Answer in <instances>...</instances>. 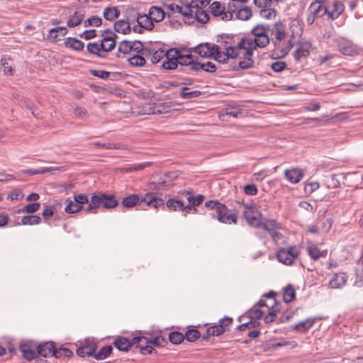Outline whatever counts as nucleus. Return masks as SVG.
<instances>
[{"label": "nucleus", "instance_id": "nucleus-49", "mask_svg": "<svg viewBox=\"0 0 363 363\" xmlns=\"http://www.w3.org/2000/svg\"><path fill=\"white\" fill-rule=\"evenodd\" d=\"M40 222L41 218L36 215L25 216L21 219V223L23 225H33L39 224Z\"/></svg>", "mask_w": 363, "mask_h": 363}, {"label": "nucleus", "instance_id": "nucleus-10", "mask_svg": "<svg viewBox=\"0 0 363 363\" xmlns=\"http://www.w3.org/2000/svg\"><path fill=\"white\" fill-rule=\"evenodd\" d=\"M87 51L100 58H105L106 57V52L113 50V45L112 44L108 46L104 45V42L101 40L100 43H89L86 45Z\"/></svg>", "mask_w": 363, "mask_h": 363}, {"label": "nucleus", "instance_id": "nucleus-50", "mask_svg": "<svg viewBox=\"0 0 363 363\" xmlns=\"http://www.w3.org/2000/svg\"><path fill=\"white\" fill-rule=\"evenodd\" d=\"M211 3V0H191L188 2L189 9H199L206 7Z\"/></svg>", "mask_w": 363, "mask_h": 363}, {"label": "nucleus", "instance_id": "nucleus-29", "mask_svg": "<svg viewBox=\"0 0 363 363\" xmlns=\"http://www.w3.org/2000/svg\"><path fill=\"white\" fill-rule=\"evenodd\" d=\"M295 288L292 284H288L283 289V301L286 303L293 301L296 298Z\"/></svg>", "mask_w": 363, "mask_h": 363}, {"label": "nucleus", "instance_id": "nucleus-3", "mask_svg": "<svg viewBox=\"0 0 363 363\" xmlns=\"http://www.w3.org/2000/svg\"><path fill=\"white\" fill-rule=\"evenodd\" d=\"M272 43L274 45V55L278 58L284 57L294 46L293 37L289 36L284 25L279 22L274 24L272 30Z\"/></svg>", "mask_w": 363, "mask_h": 363}, {"label": "nucleus", "instance_id": "nucleus-36", "mask_svg": "<svg viewBox=\"0 0 363 363\" xmlns=\"http://www.w3.org/2000/svg\"><path fill=\"white\" fill-rule=\"evenodd\" d=\"M113 352V347L111 345H106L102 347L98 352H94V358L96 360H103L110 356Z\"/></svg>", "mask_w": 363, "mask_h": 363}, {"label": "nucleus", "instance_id": "nucleus-37", "mask_svg": "<svg viewBox=\"0 0 363 363\" xmlns=\"http://www.w3.org/2000/svg\"><path fill=\"white\" fill-rule=\"evenodd\" d=\"M74 355L72 351H71L69 349L64 347L62 345H61L60 347H57L55 346V352H53V357H55L57 359L61 358V357H72Z\"/></svg>", "mask_w": 363, "mask_h": 363}, {"label": "nucleus", "instance_id": "nucleus-61", "mask_svg": "<svg viewBox=\"0 0 363 363\" xmlns=\"http://www.w3.org/2000/svg\"><path fill=\"white\" fill-rule=\"evenodd\" d=\"M249 0H228V9L231 11H235L240 6L247 3Z\"/></svg>", "mask_w": 363, "mask_h": 363}, {"label": "nucleus", "instance_id": "nucleus-40", "mask_svg": "<svg viewBox=\"0 0 363 363\" xmlns=\"http://www.w3.org/2000/svg\"><path fill=\"white\" fill-rule=\"evenodd\" d=\"M166 206L171 211L181 210L184 208V202L178 198H172L167 201Z\"/></svg>", "mask_w": 363, "mask_h": 363}, {"label": "nucleus", "instance_id": "nucleus-41", "mask_svg": "<svg viewBox=\"0 0 363 363\" xmlns=\"http://www.w3.org/2000/svg\"><path fill=\"white\" fill-rule=\"evenodd\" d=\"M310 48L311 45L308 43H305L301 44L296 50L295 58L299 60L301 57L308 55L310 53Z\"/></svg>", "mask_w": 363, "mask_h": 363}, {"label": "nucleus", "instance_id": "nucleus-26", "mask_svg": "<svg viewBox=\"0 0 363 363\" xmlns=\"http://www.w3.org/2000/svg\"><path fill=\"white\" fill-rule=\"evenodd\" d=\"M85 16V13L83 10H79L74 12V14L70 15L67 22L69 28H74L82 23Z\"/></svg>", "mask_w": 363, "mask_h": 363}, {"label": "nucleus", "instance_id": "nucleus-44", "mask_svg": "<svg viewBox=\"0 0 363 363\" xmlns=\"http://www.w3.org/2000/svg\"><path fill=\"white\" fill-rule=\"evenodd\" d=\"M143 55H134L128 59L129 65L132 67H143L145 65V59Z\"/></svg>", "mask_w": 363, "mask_h": 363}, {"label": "nucleus", "instance_id": "nucleus-18", "mask_svg": "<svg viewBox=\"0 0 363 363\" xmlns=\"http://www.w3.org/2000/svg\"><path fill=\"white\" fill-rule=\"evenodd\" d=\"M233 318L228 316L220 319L218 325H214L211 327V330H213V332L211 334H214V336H219L223 334L227 330H228L229 326L233 324Z\"/></svg>", "mask_w": 363, "mask_h": 363}, {"label": "nucleus", "instance_id": "nucleus-57", "mask_svg": "<svg viewBox=\"0 0 363 363\" xmlns=\"http://www.w3.org/2000/svg\"><path fill=\"white\" fill-rule=\"evenodd\" d=\"M132 40H122L118 45V51L123 53L128 54L131 52Z\"/></svg>", "mask_w": 363, "mask_h": 363}, {"label": "nucleus", "instance_id": "nucleus-58", "mask_svg": "<svg viewBox=\"0 0 363 363\" xmlns=\"http://www.w3.org/2000/svg\"><path fill=\"white\" fill-rule=\"evenodd\" d=\"M60 169V167H44L40 169H27L24 171L26 174H28L29 175H36L38 174H45L47 172H50L53 170Z\"/></svg>", "mask_w": 363, "mask_h": 363}, {"label": "nucleus", "instance_id": "nucleus-21", "mask_svg": "<svg viewBox=\"0 0 363 363\" xmlns=\"http://www.w3.org/2000/svg\"><path fill=\"white\" fill-rule=\"evenodd\" d=\"M113 345L117 350L121 352H128L133 347L132 339L130 340L123 336H117L114 339Z\"/></svg>", "mask_w": 363, "mask_h": 363}, {"label": "nucleus", "instance_id": "nucleus-5", "mask_svg": "<svg viewBox=\"0 0 363 363\" xmlns=\"http://www.w3.org/2000/svg\"><path fill=\"white\" fill-rule=\"evenodd\" d=\"M206 207L208 208L212 211H215L216 214H213L216 216L218 220L223 223H238V216L235 213H232L228 208V207L216 200H210L205 203Z\"/></svg>", "mask_w": 363, "mask_h": 363}, {"label": "nucleus", "instance_id": "nucleus-4", "mask_svg": "<svg viewBox=\"0 0 363 363\" xmlns=\"http://www.w3.org/2000/svg\"><path fill=\"white\" fill-rule=\"evenodd\" d=\"M141 203H145L147 206L151 208H157L158 207L164 206V201L157 196L155 192H148L144 196H139L138 194H130L125 197L122 201L123 207L130 208Z\"/></svg>", "mask_w": 363, "mask_h": 363}, {"label": "nucleus", "instance_id": "nucleus-48", "mask_svg": "<svg viewBox=\"0 0 363 363\" xmlns=\"http://www.w3.org/2000/svg\"><path fill=\"white\" fill-rule=\"evenodd\" d=\"M132 343H133V347L135 348L140 349L141 347H144L145 345H147L150 343V338L145 336H135L132 338Z\"/></svg>", "mask_w": 363, "mask_h": 363}, {"label": "nucleus", "instance_id": "nucleus-23", "mask_svg": "<svg viewBox=\"0 0 363 363\" xmlns=\"http://www.w3.org/2000/svg\"><path fill=\"white\" fill-rule=\"evenodd\" d=\"M148 15L152 21L155 22L162 21L166 16L168 18L171 17V14L169 12L166 13L162 8L157 6H152L149 9Z\"/></svg>", "mask_w": 363, "mask_h": 363}, {"label": "nucleus", "instance_id": "nucleus-38", "mask_svg": "<svg viewBox=\"0 0 363 363\" xmlns=\"http://www.w3.org/2000/svg\"><path fill=\"white\" fill-rule=\"evenodd\" d=\"M101 37L102 42L108 43V41H111V44L113 45V49L115 48L116 45V39L117 38V35L114 32L108 29L104 30L101 31Z\"/></svg>", "mask_w": 363, "mask_h": 363}, {"label": "nucleus", "instance_id": "nucleus-14", "mask_svg": "<svg viewBox=\"0 0 363 363\" xmlns=\"http://www.w3.org/2000/svg\"><path fill=\"white\" fill-rule=\"evenodd\" d=\"M337 49L345 55L354 56L359 53L357 46L345 39H341L337 42Z\"/></svg>", "mask_w": 363, "mask_h": 363}, {"label": "nucleus", "instance_id": "nucleus-32", "mask_svg": "<svg viewBox=\"0 0 363 363\" xmlns=\"http://www.w3.org/2000/svg\"><path fill=\"white\" fill-rule=\"evenodd\" d=\"M65 45L77 51H81L84 48V43L82 41L71 37L65 39Z\"/></svg>", "mask_w": 363, "mask_h": 363}, {"label": "nucleus", "instance_id": "nucleus-17", "mask_svg": "<svg viewBox=\"0 0 363 363\" xmlns=\"http://www.w3.org/2000/svg\"><path fill=\"white\" fill-rule=\"evenodd\" d=\"M191 13L188 15L187 20L188 23H193L194 20H196L201 23H206L209 20V15L208 12L203 9H189Z\"/></svg>", "mask_w": 363, "mask_h": 363}, {"label": "nucleus", "instance_id": "nucleus-35", "mask_svg": "<svg viewBox=\"0 0 363 363\" xmlns=\"http://www.w3.org/2000/svg\"><path fill=\"white\" fill-rule=\"evenodd\" d=\"M201 69L213 73L216 71V67L215 64L211 62H207L206 63L197 62L196 64L193 65V71H198Z\"/></svg>", "mask_w": 363, "mask_h": 363}, {"label": "nucleus", "instance_id": "nucleus-19", "mask_svg": "<svg viewBox=\"0 0 363 363\" xmlns=\"http://www.w3.org/2000/svg\"><path fill=\"white\" fill-rule=\"evenodd\" d=\"M218 116L222 121H230V118L242 117V112L239 108H226L219 112Z\"/></svg>", "mask_w": 363, "mask_h": 363}, {"label": "nucleus", "instance_id": "nucleus-15", "mask_svg": "<svg viewBox=\"0 0 363 363\" xmlns=\"http://www.w3.org/2000/svg\"><path fill=\"white\" fill-rule=\"evenodd\" d=\"M55 345L53 341H45L38 343V356L39 355L43 357H53Z\"/></svg>", "mask_w": 363, "mask_h": 363}, {"label": "nucleus", "instance_id": "nucleus-20", "mask_svg": "<svg viewBox=\"0 0 363 363\" xmlns=\"http://www.w3.org/2000/svg\"><path fill=\"white\" fill-rule=\"evenodd\" d=\"M285 178L291 184H298L303 177L304 173L298 168H291L284 171Z\"/></svg>", "mask_w": 363, "mask_h": 363}, {"label": "nucleus", "instance_id": "nucleus-7", "mask_svg": "<svg viewBox=\"0 0 363 363\" xmlns=\"http://www.w3.org/2000/svg\"><path fill=\"white\" fill-rule=\"evenodd\" d=\"M211 13L222 21H230L233 18L234 11L228 9V4H222L219 1H213L209 6Z\"/></svg>", "mask_w": 363, "mask_h": 363}, {"label": "nucleus", "instance_id": "nucleus-31", "mask_svg": "<svg viewBox=\"0 0 363 363\" xmlns=\"http://www.w3.org/2000/svg\"><path fill=\"white\" fill-rule=\"evenodd\" d=\"M347 280V276L345 273L340 272L335 274L334 277L330 280V284L333 288H340L345 285Z\"/></svg>", "mask_w": 363, "mask_h": 363}, {"label": "nucleus", "instance_id": "nucleus-45", "mask_svg": "<svg viewBox=\"0 0 363 363\" xmlns=\"http://www.w3.org/2000/svg\"><path fill=\"white\" fill-rule=\"evenodd\" d=\"M247 314L251 320L257 321L263 317L264 311L255 305L247 312Z\"/></svg>", "mask_w": 363, "mask_h": 363}, {"label": "nucleus", "instance_id": "nucleus-39", "mask_svg": "<svg viewBox=\"0 0 363 363\" xmlns=\"http://www.w3.org/2000/svg\"><path fill=\"white\" fill-rule=\"evenodd\" d=\"M120 16V11L117 7H107L104 11V17L106 20L113 21Z\"/></svg>", "mask_w": 363, "mask_h": 363}, {"label": "nucleus", "instance_id": "nucleus-52", "mask_svg": "<svg viewBox=\"0 0 363 363\" xmlns=\"http://www.w3.org/2000/svg\"><path fill=\"white\" fill-rule=\"evenodd\" d=\"M184 340V335L180 332L173 331L169 334V340L172 344L178 345Z\"/></svg>", "mask_w": 363, "mask_h": 363}, {"label": "nucleus", "instance_id": "nucleus-60", "mask_svg": "<svg viewBox=\"0 0 363 363\" xmlns=\"http://www.w3.org/2000/svg\"><path fill=\"white\" fill-rule=\"evenodd\" d=\"M164 50L159 49L151 55L150 61L152 62V63L156 64L160 62L163 58H164Z\"/></svg>", "mask_w": 363, "mask_h": 363}, {"label": "nucleus", "instance_id": "nucleus-16", "mask_svg": "<svg viewBox=\"0 0 363 363\" xmlns=\"http://www.w3.org/2000/svg\"><path fill=\"white\" fill-rule=\"evenodd\" d=\"M327 15L332 20L337 19L344 11L345 6L340 1H333L332 4L326 6Z\"/></svg>", "mask_w": 363, "mask_h": 363}, {"label": "nucleus", "instance_id": "nucleus-55", "mask_svg": "<svg viewBox=\"0 0 363 363\" xmlns=\"http://www.w3.org/2000/svg\"><path fill=\"white\" fill-rule=\"evenodd\" d=\"M188 88L186 86H184L182 88V91L180 92V96L184 99L196 98L201 95V91L198 90L186 92Z\"/></svg>", "mask_w": 363, "mask_h": 363}, {"label": "nucleus", "instance_id": "nucleus-1", "mask_svg": "<svg viewBox=\"0 0 363 363\" xmlns=\"http://www.w3.org/2000/svg\"><path fill=\"white\" fill-rule=\"evenodd\" d=\"M270 26L267 24H259L253 28L251 33L254 38H244L240 42H235V50L238 57L243 55V59L239 62V67L247 69L253 67L252 59L253 50L257 48H265L270 43L269 32Z\"/></svg>", "mask_w": 363, "mask_h": 363}, {"label": "nucleus", "instance_id": "nucleus-56", "mask_svg": "<svg viewBox=\"0 0 363 363\" xmlns=\"http://www.w3.org/2000/svg\"><path fill=\"white\" fill-rule=\"evenodd\" d=\"M150 343L157 347H164L168 342L164 337L157 335L152 339H150Z\"/></svg>", "mask_w": 363, "mask_h": 363}, {"label": "nucleus", "instance_id": "nucleus-46", "mask_svg": "<svg viewBox=\"0 0 363 363\" xmlns=\"http://www.w3.org/2000/svg\"><path fill=\"white\" fill-rule=\"evenodd\" d=\"M67 201L68 202L67 205L65 206V211L67 213H74L80 211L81 210L84 209L83 206L79 205L76 201H73L72 200H69V199H67Z\"/></svg>", "mask_w": 363, "mask_h": 363}, {"label": "nucleus", "instance_id": "nucleus-33", "mask_svg": "<svg viewBox=\"0 0 363 363\" xmlns=\"http://www.w3.org/2000/svg\"><path fill=\"white\" fill-rule=\"evenodd\" d=\"M307 251L308 252L309 256L313 260H317L320 257H326L328 255V251L326 250L320 251L316 246H308L307 247Z\"/></svg>", "mask_w": 363, "mask_h": 363}, {"label": "nucleus", "instance_id": "nucleus-47", "mask_svg": "<svg viewBox=\"0 0 363 363\" xmlns=\"http://www.w3.org/2000/svg\"><path fill=\"white\" fill-rule=\"evenodd\" d=\"M184 335L188 342H194L200 338L201 333L196 329H188Z\"/></svg>", "mask_w": 363, "mask_h": 363}, {"label": "nucleus", "instance_id": "nucleus-51", "mask_svg": "<svg viewBox=\"0 0 363 363\" xmlns=\"http://www.w3.org/2000/svg\"><path fill=\"white\" fill-rule=\"evenodd\" d=\"M277 11L275 9L267 7L265 9H260L259 16L266 20H272L276 17Z\"/></svg>", "mask_w": 363, "mask_h": 363}, {"label": "nucleus", "instance_id": "nucleus-42", "mask_svg": "<svg viewBox=\"0 0 363 363\" xmlns=\"http://www.w3.org/2000/svg\"><path fill=\"white\" fill-rule=\"evenodd\" d=\"M91 74L97 77L100 79H106L108 78L113 79L116 76H121V73L119 72H110L105 70H92Z\"/></svg>", "mask_w": 363, "mask_h": 363}, {"label": "nucleus", "instance_id": "nucleus-54", "mask_svg": "<svg viewBox=\"0 0 363 363\" xmlns=\"http://www.w3.org/2000/svg\"><path fill=\"white\" fill-rule=\"evenodd\" d=\"M290 29L291 30V37L294 38L296 35H300L302 33V27L298 19H293L290 23Z\"/></svg>", "mask_w": 363, "mask_h": 363}, {"label": "nucleus", "instance_id": "nucleus-25", "mask_svg": "<svg viewBox=\"0 0 363 363\" xmlns=\"http://www.w3.org/2000/svg\"><path fill=\"white\" fill-rule=\"evenodd\" d=\"M315 318H308L294 325L292 328L299 333H306L313 327L315 322Z\"/></svg>", "mask_w": 363, "mask_h": 363}, {"label": "nucleus", "instance_id": "nucleus-2", "mask_svg": "<svg viewBox=\"0 0 363 363\" xmlns=\"http://www.w3.org/2000/svg\"><path fill=\"white\" fill-rule=\"evenodd\" d=\"M194 52L202 57L212 58L222 64L227 63L229 59L238 57L235 50V40L230 35L220 36L217 44H200L194 48Z\"/></svg>", "mask_w": 363, "mask_h": 363}, {"label": "nucleus", "instance_id": "nucleus-9", "mask_svg": "<svg viewBox=\"0 0 363 363\" xmlns=\"http://www.w3.org/2000/svg\"><path fill=\"white\" fill-rule=\"evenodd\" d=\"M36 343L33 340L22 341L19 345V350L22 356L28 361H31L38 357Z\"/></svg>", "mask_w": 363, "mask_h": 363}, {"label": "nucleus", "instance_id": "nucleus-6", "mask_svg": "<svg viewBox=\"0 0 363 363\" xmlns=\"http://www.w3.org/2000/svg\"><path fill=\"white\" fill-rule=\"evenodd\" d=\"M300 255V251L296 245L290 246L288 249L280 248L277 252V257L279 262L291 266L294 264L295 259Z\"/></svg>", "mask_w": 363, "mask_h": 363}, {"label": "nucleus", "instance_id": "nucleus-22", "mask_svg": "<svg viewBox=\"0 0 363 363\" xmlns=\"http://www.w3.org/2000/svg\"><path fill=\"white\" fill-rule=\"evenodd\" d=\"M103 199L101 196V193L98 194H93L91 197L90 201L88 203V206L84 208L86 213H96V209L99 208L101 206H102Z\"/></svg>", "mask_w": 363, "mask_h": 363}, {"label": "nucleus", "instance_id": "nucleus-12", "mask_svg": "<svg viewBox=\"0 0 363 363\" xmlns=\"http://www.w3.org/2000/svg\"><path fill=\"white\" fill-rule=\"evenodd\" d=\"M164 8L168 11L172 12V13H179L184 16L186 19L188 18V15L190 13L189 12V6L188 4V1H181L180 4H177L174 3L165 4Z\"/></svg>", "mask_w": 363, "mask_h": 363}, {"label": "nucleus", "instance_id": "nucleus-8", "mask_svg": "<svg viewBox=\"0 0 363 363\" xmlns=\"http://www.w3.org/2000/svg\"><path fill=\"white\" fill-rule=\"evenodd\" d=\"M327 11L324 3L318 1L312 2L307 11L306 21L308 24L312 25L316 18L323 17L327 14Z\"/></svg>", "mask_w": 363, "mask_h": 363}, {"label": "nucleus", "instance_id": "nucleus-59", "mask_svg": "<svg viewBox=\"0 0 363 363\" xmlns=\"http://www.w3.org/2000/svg\"><path fill=\"white\" fill-rule=\"evenodd\" d=\"M102 20L100 17L98 16H91L87 20L84 21V27L89 26H99L101 25Z\"/></svg>", "mask_w": 363, "mask_h": 363}, {"label": "nucleus", "instance_id": "nucleus-63", "mask_svg": "<svg viewBox=\"0 0 363 363\" xmlns=\"http://www.w3.org/2000/svg\"><path fill=\"white\" fill-rule=\"evenodd\" d=\"M180 53V51L177 50V49H169L167 51H164L165 54V59L167 60H172L174 61H178L177 57H179Z\"/></svg>", "mask_w": 363, "mask_h": 363}, {"label": "nucleus", "instance_id": "nucleus-11", "mask_svg": "<svg viewBox=\"0 0 363 363\" xmlns=\"http://www.w3.org/2000/svg\"><path fill=\"white\" fill-rule=\"evenodd\" d=\"M242 215L247 224L251 227L255 228L261 227L262 214L257 208H252L251 211H244Z\"/></svg>", "mask_w": 363, "mask_h": 363}, {"label": "nucleus", "instance_id": "nucleus-27", "mask_svg": "<svg viewBox=\"0 0 363 363\" xmlns=\"http://www.w3.org/2000/svg\"><path fill=\"white\" fill-rule=\"evenodd\" d=\"M234 14L238 20L247 21L252 16V11L250 7L242 5L234 11Z\"/></svg>", "mask_w": 363, "mask_h": 363}, {"label": "nucleus", "instance_id": "nucleus-53", "mask_svg": "<svg viewBox=\"0 0 363 363\" xmlns=\"http://www.w3.org/2000/svg\"><path fill=\"white\" fill-rule=\"evenodd\" d=\"M260 228H262L265 231L270 234L278 228V223L275 220H267L266 222L262 221Z\"/></svg>", "mask_w": 363, "mask_h": 363}, {"label": "nucleus", "instance_id": "nucleus-64", "mask_svg": "<svg viewBox=\"0 0 363 363\" xmlns=\"http://www.w3.org/2000/svg\"><path fill=\"white\" fill-rule=\"evenodd\" d=\"M204 196L201 194H199L196 196H190L188 197L187 200L191 206H199L204 200Z\"/></svg>", "mask_w": 363, "mask_h": 363}, {"label": "nucleus", "instance_id": "nucleus-34", "mask_svg": "<svg viewBox=\"0 0 363 363\" xmlns=\"http://www.w3.org/2000/svg\"><path fill=\"white\" fill-rule=\"evenodd\" d=\"M137 22L139 25H140L145 29L148 30H151L154 27L152 20L150 18L149 15L138 14V16L137 18Z\"/></svg>", "mask_w": 363, "mask_h": 363}, {"label": "nucleus", "instance_id": "nucleus-30", "mask_svg": "<svg viewBox=\"0 0 363 363\" xmlns=\"http://www.w3.org/2000/svg\"><path fill=\"white\" fill-rule=\"evenodd\" d=\"M178 58V65L188 66L190 70H193V65L197 62H194V57L191 54L179 53Z\"/></svg>", "mask_w": 363, "mask_h": 363}, {"label": "nucleus", "instance_id": "nucleus-62", "mask_svg": "<svg viewBox=\"0 0 363 363\" xmlns=\"http://www.w3.org/2000/svg\"><path fill=\"white\" fill-rule=\"evenodd\" d=\"M73 112L77 118H84L88 116L86 109L82 106H76L73 107Z\"/></svg>", "mask_w": 363, "mask_h": 363}, {"label": "nucleus", "instance_id": "nucleus-28", "mask_svg": "<svg viewBox=\"0 0 363 363\" xmlns=\"http://www.w3.org/2000/svg\"><path fill=\"white\" fill-rule=\"evenodd\" d=\"M101 196L102 197L103 199L102 206L105 208H113L116 207L118 204V201L116 200L115 196L113 194H106L104 193H101Z\"/></svg>", "mask_w": 363, "mask_h": 363}, {"label": "nucleus", "instance_id": "nucleus-24", "mask_svg": "<svg viewBox=\"0 0 363 363\" xmlns=\"http://www.w3.org/2000/svg\"><path fill=\"white\" fill-rule=\"evenodd\" d=\"M67 33V29L65 27H56L49 30L47 39L55 43L60 40V36H65Z\"/></svg>", "mask_w": 363, "mask_h": 363}, {"label": "nucleus", "instance_id": "nucleus-13", "mask_svg": "<svg viewBox=\"0 0 363 363\" xmlns=\"http://www.w3.org/2000/svg\"><path fill=\"white\" fill-rule=\"evenodd\" d=\"M98 345L96 342L88 340H85L84 343H82V345L77 349L76 353L81 357L86 356H91L94 357V352L96 351Z\"/></svg>", "mask_w": 363, "mask_h": 363}, {"label": "nucleus", "instance_id": "nucleus-43", "mask_svg": "<svg viewBox=\"0 0 363 363\" xmlns=\"http://www.w3.org/2000/svg\"><path fill=\"white\" fill-rule=\"evenodd\" d=\"M114 30L118 33L126 34L130 31V23L126 21H118L114 23Z\"/></svg>", "mask_w": 363, "mask_h": 363}]
</instances>
